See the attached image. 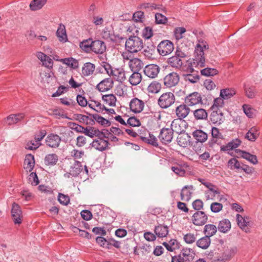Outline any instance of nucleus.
<instances>
[{
  "label": "nucleus",
  "instance_id": "1",
  "mask_svg": "<svg viewBox=\"0 0 262 262\" xmlns=\"http://www.w3.org/2000/svg\"><path fill=\"white\" fill-rule=\"evenodd\" d=\"M204 49H208V45L206 41L203 40H199V43L196 45L194 53V58L192 60H188V67L186 71L190 73L184 75V79L192 83L198 82L200 79V76L198 74L194 73V68L198 67H204L205 66V58L204 57Z\"/></svg>",
  "mask_w": 262,
  "mask_h": 262
},
{
  "label": "nucleus",
  "instance_id": "2",
  "mask_svg": "<svg viewBox=\"0 0 262 262\" xmlns=\"http://www.w3.org/2000/svg\"><path fill=\"white\" fill-rule=\"evenodd\" d=\"M143 47L142 39L136 35H131L126 40L125 50L130 53H137L140 51Z\"/></svg>",
  "mask_w": 262,
  "mask_h": 262
},
{
  "label": "nucleus",
  "instance_id": "3",
  "mask_svg": "<svg viewBox=\"0 0 262 262\" xmlns=\"http://www.w3.org/2000/svg\"><path fill=\"white\" fill-rule=\"evenodd\" d=\"M175 96L171 92H166L162 94L158 100V105L163 109L167 108L175 102Z\"/></svg>",
  "mask_w": 262,
  "mask_h": 262
},
{
  "label": "nucleus",
  "instance_id": "4",
  "mask_svg": "<svg viewBox=\"0 0 262 262\" xmlns=\"http://www.w3.org/2000/svg\"><path fill=\"white\" fill-rule=\"evenodd\" d=\"M173 50V43L169 40H164L161 41L157 47L158 53L163 56L170 54Z\"/></svg>",
  "mask_w": 262,
  "mask_h": 262
},
{
  "label": "nucleus",
  "instance_id": "5",
  "mask_svg": "<svg viewBox=\"0 0 262 262\" xmlns=\"http://www.w3.org/2000/svg\"><path fill=\"white\" fill-rule=\"evenodd\" d=\"M180 76L177 72H172L167 74L163 78L164 86L168 88L176 86L179 82Z\"/></svg>",
  "mask_w": 262,
  "mask_h": 262
},
{
  "label": "nucleus",
  "instance_id": "6",
  "mask_svg": "<svg viewBox=\"0 0 262 262\" xmlns=\"http://www.w3.org/2000/svg\"><path fill=\"white\" fill-rule=\"evenodd\" d=\"M192 222L196 226H203L208 220V216L203 211H196L192 216Z\"/></svg>",
  "mask_w": 262,
  "mask_h": 262
},
{
  "label": "nucleus",
  "instance_id": "7",
  "mask_svg": "<svg viewBox=\"0 0 262 262\" xmlns=\"http://www.w3.org/2000/svg\"><path fill=\"white\" fill-rule=\"evenodd\" d=\"M173 133L171 128H163L161 129L158 138L160 141L164 144L171 142Z\"/></svg>",
  "mask_w": 262,
  "mask_h": 262
},
{
  "label": "nucleus",
  "instance_id": "8",
  "mask_svg": "<svg viewBox=\"0 0 262 262\" xmlns=\"http://www.w3.org/2000/svg\"><path fill=\"white\" fill-rule=\"evenodd\" d=\"M11 214L13 221L15 224H20L22 222V211L20 206L16 203L12 205Z\"/></svg>",
  "mask_w": 262,
  "mask_h": 262
},
{
  "label": "nucleus",
  "instance_id": "9",
  "mask_svg": "<svg viewBox=\"0 0 262 262\" xmlns=\"http://www.w3.org/2000/svg\"><path fill=\"white\" fill-rule=\"evenodd\" d=\"M184 102L188 106H193L199 103H202L201 95L198 92L191 93L185 98Z\"/></svg>",
  "mask_w": 262,
  "mask_h": 262
},
{
  "label": "nucleus",
  "instance_id": "10",
  "mask_svg": "<svg viewBox=\"0 0 262 262\" xmlns=\"http://www.w3.org/2000/svg\"><path fill=\"white\" fill-rule=\"evenodd\" d=\"M160 68L155 64H149L146 66L144 69V74L150 78H155L158 76Z\"/></svg>",
  "mask_w": 262,
  "mask_h": 262
},
{
  "label": "nucleus",
  "instance_id": "11",
  "mask_svg": "<svg viewBox=\"0 0 262 262\" xmlns=\"http://www.w3.org/2000/svg\"><path fill=\"white\" fill-rule=\"evenodd\" d=\"M61 138L57 134H50L46 139V143L50 147L56 148L61 142Z\"/></svg>",
  "mask_w": 262,
  "mask_h": 262
},
{
  "label": "nucleus",
  "instance_id": "12",
  "mask_svg": "<svg viewBox=\"0 0 262 262\" xmlns=\"http://www.w3.org/2000/svg\"><path fill=\"white\" fill-rule=\"evenodd\" d=\"M212 111L210 115V121L214 124L220 125L224 121L223 113L220 110H211Z\"/></svg>",
  "mask_w": 262,
  "mask_h": 262
},
{
  "label": "nucleus",
  "instance_id": "13",
  "mask_svg": "<svg viewBox=\"0 0 262 262\" xmlns=\"http://www.w3.org/2000/svg\"><path fill=\"white\" fill-rule=\"evenodd\" d=\"M114 85V81L110 78H105L101 81L97 85L96 89L100 92H105L111 90Z\"/></svg>",
  "mask_w": 262,
  "mask_h": 262
},
{
  "label": "nucleus",
  "instance_id": "14",
  "mask_svg": "<svg viewBox=\"0 0 262 262\" xmlns=\"http://www.w3.org/2000/svg\"><path fill=\"white\" fill-rule=\"evenodd\" d=\"M190 111V108L185 103L180 104L176 108V114L178 118L177 119L184 120L183 119L188 116Z\"/></svg>",
  "mask_w": 262,
  "mask_h": 262
},
{
  "label": "nucleus",
  "instance_id": "15",
  "mask_svg": "<svg viewBox=\"0 0 262 262\" xmlns=\"http://www.w3.org/2000/svg\"><path fill=\"white\" fill-rule=\"evenodd\" d=\"M144 106V102L137 98L132 99L129 103V108L135 113H140L143 110Z\"/></svg>",
  "mask_w": 262,
  "mask_h": 262
},
{
  "label": "nucleus",
  "instance_id": "16",
  "mask_svg": "<svg viewBox=\"0 0 262 262\" xmlns=\"http://www.w3.org/2000/svg\"><path fill=\"white\" fill-rule=\"evenodd\" d=\"M185 123L186 121L185 120L174 119L171 122L170 128L173 133L175 132L177 134H180L185 132V127L184 125H185Z\"/></svg>",
  "mask_w": 262,
  "mask_h": 262
},
{
  "label": "nucleus",
  "instance_id": "17",
  "mask_svg": "<svg viewBox=\"0 0 262 262\" xmlns=\"http://www.w3.org/2000/svg\"><path fill=\"white\" fill-rule=\"evenodd\" d=\"M91 43H92L91 51L96 54H103L106 50V46L103 41L100 40H93Z\"/></svg>",
  "mask_w": 262,
  "mask_h": 262
},
{
  "label": "nucleus",
  "instance_id": "18",
  "mask_svg": "<svg viewBox=\"0 0 262 262\" xmlns=\"http://www.w3.org/2000/svg\"><path fill=\"white\" fill-rule=\"evenodd\" d=\"M108 144L109 143L107 140H105L102 138L94 140L91 144L92 147L100 151L106 150Z\"/></svg>",
  "mask_w": 262,
  "mask_h": 262
},
{
  "label": "nucleus",
  "instance_id": "19",
  "mask_svg": "<svg viewBox=\"0 0 262 262\" xmlns=\"http://www.w3.org/2000/svg\"><path fill=\"white\" fill-rule=\"evenodd\" d=\"M129 66L132 72H139L143 68L144 63L141 59L134 58L130 60Z\"/></svg>",
  "mask_w": 262,
  "mask_h": 262
},
{
  "label": "nucleus",
  "instance_id": "20",
  "mask_svg": "<svg viewBox=\"0 0 262 262\" xmlns=\"http://www.w3.org/2000/svg\"><path fill=\"white\" fill-rule=\"evenodd\" d=\"M35 165L34 157L31 154H27L26 156L24 162V168L27 172H31Z\"/></svg>",
  "mask_w": 262,
  "mask_h": 262
},
{
  "label": "nucleus",
  "instance_id": "21",
  "mask_svg": "<svg viewBox=\"0 0 262 262\" xmlns=\"http://www.w3.org/2000/svg\"><path fill=\"white\" fill-rule=\"evenodd\" d=\"M83 170V165L82 163L77 160H74V163L70 167L69 171L72 176L73 177H77Z\"/></svg>",
  "mask_w": 262,
  "mask_h": 262
},
{
  "label": "nucleus",
  "instance_id": "22",
  "mask_svg": "<svg viewBox=\"0 0 262 262\" xmlns=\"http://www.w3.org/2000/svg\"><path fill=\"white\" fill-rule=\"evenodd\" d=\"M140 8L145 9L147 11H152L158 10L161 11H164L165 8L161 4H156L153 3H144L140 5Z\"/></svg>",
  "mask_w": 262,
  "mask_h": 262
},
{
  "label": "nucleus",
  "instance_id": "23",
  "mask_svg": "<svg viewBox=\"0 0 262 262\" xmlns=\"http://www.w3.org/2000/svg\"><path fill=\"white\" fill-rule=\"evenodd\" d=\"M236 252L237 249L235 247L227 248L223 252L222 256L220 258H218L217 260L225 262L233 257Z\"/></svg>",
  "mask_w": 262,
  "mask_h": 262
},
{
  "label": "nucleus",
  "instance_id": "24",
  "mask_svg": "<svg viewBox=\"0 0 262 262\" xmlns=\"http://www.w3.org/2000/svg\"><path fill=\"white\" fill-rule=\"evenodd\" d=\"M193 189L192 185H186L183 187L181 192V199L183 201L188 202L192 194L191 190Z\"/></svg>",
  "mask_w": 262,
  "mask_h": 262
},
{
  "label": "nucleus",
  "instance_id": "25",
  "mask_svg": "<svg viewBox=\"0 0 262 262\" xmlns=\"http://www.w3.org/2000/svg\"><path fill=\"white\" fill-rule=\"evenodd\" d=\"M236 151L237 153L239 154V156L242 158L247 160L253 164H256L257 163L258 161L257 157L255 155H252L249 152L240 149H236Z\"/></svg>",
  "mask_w": 262,
  "mask_h": 262
},
{
  "label": "nucleus",
  "instance_id": "26",
  "mask_svg": "<svg viewBox=\"0 0 262 262\" xmlns=\"http://www.w3.org/2000/svg\"><path fill=\"white\" fill-rule=\"evenodd\" d=\"M180 254L183 257L185 262L192 261L195 255L193 250L189 248L183 249L180 252Z\"/></svg>",
  "mask_w": 262,
  "mask_h": 262
},
{
  "label": "nucleus",
  "instance_id": "27",
  "mask_svg": "<svg viewBox=\"0 0 262 262\" xmlns=\"http://www.w3.org/2000/svg\"><path fill=\"white\" fill-rule=\"evenodd\" d=\"M75 119L79 122L85 123L86 125H93L95 124V121L93 118L84 115L77 114L74 115Z\"/></svg>",
  "mask_w": 262,
  "mask_h": 262
},
{
  "label": "nucleus",
  "instance_id": "28",
  "mask_svg": "<svg viewBox=\"0 0 262 262\" xmlns=\"http://www.w3.org/2000/svg\"><path fill=\"white\" fill-rule=\"evenodd\" d=\"M58 60L73 69L76 70L79 68L78 60L73 57L62 58Z\"/></svg>",
  "mask_w": 262,
  "mask_h": 262
},
{
  "label": "nucleus",
  "instance_id": "29",
  "mask_svg": "<svg viewBox=\"0 0 262 262\" xmlns=\"http://www.w3.org/2000/svg\"><path fill=\"white\" fill-rule=\"evenodd\" d=\"M58 161V157L56 154H49L44 158V163L48 166H55Z\"/></svg>",
  "mask_w": 262,
  "mask_h": 262
},
{
  "label": "nucleus",
  "instance_id": "30",
  "mask_svg": "<svg viewBox=\"0 0 262 262\" xmlns=\"http://www.w3.org/2000/svg\"><path fill=\"white\" fill-rule=\"evenodd\" d=\"M192 136L197 142L203 143L208 138L207 133L201 129H196L192 133Z\"/></svg>",
  "mask_w": 262,
  "mask_h": 262
},
{
  "label": "nucleus",
  "instance_id": "31",
  "mask_svg": "<svg viewBox=\"0 0 262 262\" xmlns=\"http://www.w3.org/2000/svg\"><path fill=\"white\" fill-rule=\"evenodd\" d=\"M95 70V66L94 64L88 62L84 63L82 68V75L83 76H89L93 74Z\"/></svg>",
  "mask_w": 262,
  "mask_h": 262
},
{
  "label": "nucleus",
  "instance_id": "32",
  "mask_svg": "<svg viewBox=\"0 0 262 262\" xmlns=\"http://www.w3.org/2000/svg\"><path fill=\"white\" fill-rule=\"evenodd\" d=\"M56 36L60 42L67 41L68 38L66 33V27L62 24H60L56 33Z\"/></svg>",
  "mask_w": 262,
  "mask_h": 262
},
{
  "label": "nucleus",
  "instance_id": "33",
  "mask_svg": "<svg viewBox=\"0 0 262 262\" xmlns=\"http://www.w3.org/2000/svg\"><path fill=\"white\" fill-rule=\"evenodd\" d=\"M259 136V132L258 129L255 127H251L245 135V138L249 141L254 142Z\"/></svg>",
  "mask_w": 262,
  "mask_h": 262
},
{
  "label": "nucleus",
  "instance_id": "34",
  "mask_svg": "<svg viewBox=\"0 0 262 262\" xmlns=\"http://www.w3.org/2000/svg\"><path fill=\"white\" fill-rule=\"evenodd\" d=\"M155 233L159 237H166L168 233V228L166 225H162L158 224L157 226H155Z\"/></svg>",
  "mask_w": 262,
  "mask_h": 262
},
{
  "label": "nucleus",
  "instance_id": "35",
  "mask_svg": "<svg viewBox=\"0 0 262 262\" xmlns=\"http://www.w3.org/2000/svg\"><path fill=\"white\" fill-rule=\"evenodd\" d=\"M85 113L89 115L90 116L92 117L94 119V121L95 122H97L99 124H101L102 126H109L111 125V122L105 119L104 118L102 117V116L95 114H92L90 113H89L86 112H85Z\"/></svg>",
  "mask_w": 262,
  "mask_h": 262
},
{
  "label": "nucleus",
  "instance_id": "36",
  "mask_svg": "<svg viewBox=\"0 0 262 262\" xmlns=\"http://www.w3.org/2000/svg\"><path fill=\"white\" fill-rule=\"evenodd\" d=\"M24 117V114H12L7 117L5 121L7 124L10 125L20 121Z\"/></svg>",
  "mask_w": 262,
  "mask_h": 262
},
{
  "label": "nucleus",
  "instance_id": "37",
  "mask_svg": "<svg viewBox=\"0 0 262 262\" xmlns=\"http://www.w3.org/2000/svg\"><path fill=\"white\" fill-rule=\"evenodd\" d=\"M194 117L196 120H207L208 113L204 108H198L193 111Z\"/></svg>",
  "mask_w": 262,
  "mask_h": 262
},
{
  "label": "nucleus",
  "instance_id": "38",
  "mask_svg": "<svg viewBox=\"0 0 262 262\" xmlns=\"http://www.w3.org/2000/svg\"><path fill=\"white\" fill-rule=\"evenodd\" d=\"M167 62L171 67L178 69L183 65L182 60L175 55L169 58Z\"/></svg>",
  "mask_w": 262,
  "mask_h": 262
},
{
  "label": "nucleus",
  "instance_id": "39",
  "mask_svg": "<svg viewBox=\"0 0 262 262\" xmlns=\"http://www.w3.org/2000/svg\"><path fill=\"white\" fill-rule=\"evenodd\" d=\"M211 243L210 238L208 236H205L196 241V244L198 247L203 249H207Z\"/></svg>",
  "mask_w": 262,
  "mask_h": 262
},
{
  "label": "nucleus",
  "instance_id": "40",
  "mask_svg": "<svg viewBox=\"0 0 262 262\" xmlns=\"http://www.w3.org/2000/svg\"><path fill=\"white\" fill-rule=\"evenodd\" d=\"M219 230L223 233H227L231 228V223L229 220L224 219L219 222Z\"/></svg>",
  "mask_w": 262,
  "mask_h": 262
},
{
  "label": "nucleus",
  "instance_id": "41",
  "mask_svg": "<svg viewBox=\"0 0 262 262\" xmlns=\"http://www.w3.org/2000/svg\"><path fill=\"white\" fill-rule=\"evenodd\" d=\"M102 100L106 104L110 106H115L117 98L114 94L103 95L102 96Z\"/></svg>",
  "mask_w": 262,
  "mask_h": 262
},
{
  "label": "nucleus",
  "instance_id": "42",
  "mask_svg": "<svg viewBox=\"0 0 262 262\" xmlns=\"http://www.w3.org/2000/svg\"><path fill=\"white\" fill-rule=\"evenodd\" d=\"M148 137H145L143 136H140V138L141 140L149 144H150L155 147H158V143L157 142V139L156 137L154 136L152 134H151L150 133H148Z\"/></svg>",
  "mask_w": 262,
  "mask_h": 262
},
{
  "label": "nucleus",
  "instance_id": "43",
  "mask_svg": "<svg viewBox=\"0 0 262 262\" xmlns=\"http://www.w3.org/2000/svg\"><path fill=\"white\" fill-rule=\"evenodd\" d=\"M93 40L92 38L83 40L82 41L80 42L79 47L84 52L90 53L92 50V43H91V42Z\"/></svg>",
  "mask_w": 262,
  "mask_h": 262
},
{
  "label": "nucleus",
  "instance_id": "44",
  "mask_svg": "<svg viewBox=\"0 0 262 262\" xmlns=\"http://www.w3.org/2000/svg\"><path fill=\"white\" fill-rule=\"evenodd\" d=\"M142 80V76L139 72H133L130 76L129 82L132 85H137L140 83Z\"/></svg>",
  "mask_w": 262,
  "mask_h": 262
},
{
  "label": "nucleus",
  "instance_id": "45",
  "mask_svg": "<svg viewBox=\"0 0 262 262\" xmlns=\"http://www.w3.org/2000/svg\"><path fill=\"white\" fill-rule=\"evenodd\" d=\"M47 0H33L30 4V9L36 11L41 9L46 3Z\"/></svg>",
  "mask_w": 262,
  "mask_h": 262
},
{
  "label": "nucleus",
  "instance_id": "46",
  "mask_svg": "<svg viewBox=\"0 0 262 262\" xmlns=\"http://www.w3.org/2000/svg\"><path fill=\"white\" fill-rule=\"evenodd\" d=\"M217 231L216 227L213 224H207L204 226V232L206 236H208V237L214 235Z\"/></svg>",
  "mask_w": 262,
  "mask_h": 262
},
{
  "label": "nucleus",
  "instance_id": "47",
  "mask_svg": "<svg viewBox=\"0 0 262 262\" xmlns=\"http://www.w3.org/2000/svg\"><path fill=\"white\" fill-rule=\"evenodd\" d=\"M235 91L232 89H225L221 90L220 97L224 99H228L235 94Z\"/></svg>",
  "mask_w": 262,
  "mask_h": 262
},
{
  "label": "nucleus",
  "instance_id": "48",
  "mask_svg": "<svg viewBox=\"0 0 262 262\" xmlns=\"http://www.w3.org/2000/svg\"><path fill=\"white\" fill-rule=\"evenodd\" d=\"M112 75L114 76V78L119 82H123L126 79L125 72L122 70L117 69L114 71Z\"/></svg>",
  "mask_w": 262,
  "mask_h": 262
},
{
  "label": "nucleus",
  "instance_id": "49",
  "mask_svg": "<svg viewBox=\"0 0 262 262\" xmlns=\"http://www.w3.org/2000/svg\"><path fill=\"white\" fill-rule=\"evenodd\" d=\"M161 89V84L157 81L152 82L148 86V92L156 94L160 92Z\"/></svg>",
  "mask_w": 262,
  "mask_h": 262
},
{
  "label": "nucleus",
  "instance_id": "50",
  "mask_svg": "<svg viewBox=\"0 0 262 262\" xmlns=\"http://www.w3.org/2000/svg\"><path fill=\"white\" fill-rule=\"evenodd\" d=\"M199 181L202 183L204 186H205L207 188H208L210 191H211L213 193V196H214L215 194H219L220 193V191L216 187L213 185L212 183L209 182H203L202 180L200 179Z\"/></svg>",
  "mask_w": 262,
  "mask_h": 262
},
{
  "label": "nucleus",
  "instance_id": "51",
  "mask_svg": "<svg viewBox=\"0 0 262 262\" xmlns=\"http://www.w3.org/2000/svg\"><path fill=\"white\" fill-rule=\"evenodd\" d=\"M217 73V70L214 68H206L201 71V75L205 76H213Z\"/></svg>",
  "mask_w": 262,
  "mask_h": 262
},
{
  "label": "nucleus",
  "instance_id": "52",
  "mask_svg": "<svg viewBox=\"0 0 262 262\" xmlns=\"http://www.w3.org/2000/svg\"><path fill=\"white\" fill-rule=\"evenodd\" d=\"M242 163H241L235 158L230 159L228 162V167L231 169H240Z\"/></svg>",
  "mask_w": 262,
  "mask_h": 262
},
{
  "label": "nucleus",
  "instance_id": "53",
  "mask_svg": "<svg viewBox=\"0 0 262 262\" xmlns=\"http://www.w3.org/2000/svg\"><path fill=\"white\" fill-rule=\"evenodd\" d=\"M224 98L221 97L216 98L214 99L213 104L210 107V110H220V108L222 107L224 105Z\"/></svg>",
  "mask_w": 262,
  "mask_h": 262
},
{
  "label": "nucleus",
  "instance_id": "54",
  "mask_svg": "<svg viewBox=\"0 0 262 262\" xmlns=\"http://www.w3.org/2000/svg\"><path fill=\"white\" fill-rule=\"evenodd\" d=\"M124 37L121 36L118 34H115L113 32H112V34L110 36V38L109 39L108 41L115 43H120L123 40H124Z\"/></svg>",
  "mask_w": 262,
  "mask_h": 262
},
{
  "label": "nucleus",
  "instance_id": "55",
  "mask_svg": "<svg viewBox=\"0 0 262 262\" xmlns=\"http://www.w3.org/2000/svg\"><path fill=\"white\" fill-rule=\"evenodd\" d=\"M167 18L166 16L160 13L155 14V22L157 24H165L167 23Z\"/></svg>",
  "mask_w": 262,
  "mask_h": 262
},
{
  "label": "nucleus",
  "instance_id": "56",
  "mask_svg": "<svg viewBox=\"0 0 262 262\" xmlns=\"http://www.w3.org/2000/svg\"><path fill=\"white\" fill-rule=\"evenodd\" d=\"M243 108L244 113L246 115V116L249 118H253L254 116V110L249 105L247 104H244L243 105Z\"/></svg>",
  "mask_w": 262,
  "mask_h": 262
},
{
  "label": "nucleus",
  "instance_id": "57",
  "mask_svg": "<svg viewBox=\"0 0 262 262\" xmlns=\"http://www.w3.org/2000/svg\"><path fill=\"white\" fill-rule=\"evenodd\" d=\"M222 204L217 202H213L210 205V210L213 213H218L222 210Z\"/></svg>",
  "mask_w": 262,
  "mask_h": 262
},
{
  "label": "nucleus",
  "instance_id": "58",
  "mask_svg": "<svg viewBox=\"0 0 262 262\" xmlns=\"http://www.w3.org/2000/svg\"><path fill=\"white\" fill-rule=\"evenodd\" d=\"M153 35L152 29L150 27H146L142 31V36L146 39L150 38Z\"/></svg>",
  "mask_w": 262,
  "mask_h": 262
},
{
  "label": "nucleus",
  "instance_id": "59",
  "mask_svg": "<svg viewBox=\"0 0 262 262\" xmlns=\"http://www.w3.org/2000/svg\"><path fill=\"white\" fill-rule=\"evenodd\" d=\"M236 220L238 226L243 229L246 227L248 225V222H247L246 219L243 217L239 214L236 215Z\"/></svg>",
  "mask_w": 262,
  "mask_h": 262
},
{
  "label": "nucleus",
  "instance_id": "60",
  "mask_svg": "<svg viewBox=\"0 0 262 262\" xmlns=\"http://www.w3.org/2000/svg\"><path fill=\"white\" fill-rule=\"evenodd\" d=\"M193 208L196 211H201L203 208L204 203L200 199H196L192 203Z\"/></svg>",
  "mask_w": 262,
  "mask_h": 262
},
{
  "label": "nucleus",
  "instance_id": "61",
  "mask_svg": "<svg viewBox=\"0 0 262 262\" xmlns=\"http://www.w3.org/2000/svg\"><path fill=\"white\" fill-rule=\"evenodd\" d=\"M58 200L61 204L63 205H67L70 203V198L61 193L58 194Z\"/></svg>",
  "mask_w": 262,
  "mask_h": 262
},
{
  "label": "nucleus",
  "instance_id": "62",
  "mask_svg": "<svg viewBox=\"0 0 262 262\" xmlns=\"http://www.w3.org/2000/svg\"><path fill=\"white\" fill-rule=\"evenodd\" d=\"M96 241L97 243L101 247L103 248H105L107 249H110L109 246H108V244H107V239L102 236H98L96 238Z\"/></svg>",
  "mask_w": 262,
  "mask_h": 262
},
{
  "label": "nucleus",
  "instance_id": "63",
  "mask_svg": "<svg viewBox=\"0 0 262 262\" xmlns=\"http://www.w3.org/2000/svg\"><path fill=\"white\" fill-rule=\"evenodd\" d=\"M128 124L131 126H139L141 125L140 121L135 117H131L127 119L126 124Z\"/></svg>",
  "mask_w": 262,
  "mask_h": 262
},
{
  "label": "nucleus",
  "instance_id": "64",
  "mask_svg": "<svg viewBox=\"0 0 262 262\" xmlns=\"http://www.w3.org/2000/svg\"><path fill=\"white\" fill-rule=\"evenodd\" d=\"M171 169L173 172L179 176H183L186 173L185 170L180 165L172 166Z\"/></svg>",
  "mask_w": 262,
  "mask_h": 262
}]
</instances>
